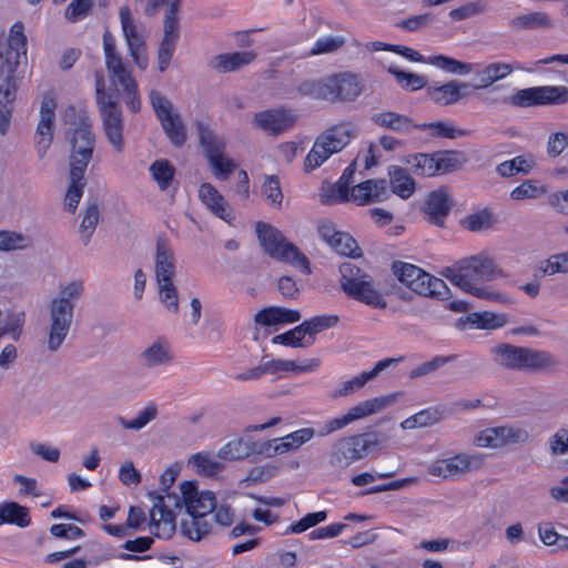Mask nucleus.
<instances>
[{"label": "nucleus", "mask_w": 568, "mask_h": 568, "mask_svg": "<svg viewBox=\"0 0 568 568\" xmlns=\"http://www.w3.org/2000/svg\"><path fill=\"white\" fill-rule=\"evenodd\" d=\"M83 292V282L77 280L61 285L58 294L50 300L47 329V348L49 352H58L65 341L73 323L75 305L82 297Z\"/></svg>", "instance_id": "obj_1"}, {"label": "nucleus", "mask_w": 568, "mask_h": 568, "mask_svg": "<svg viewBox=\"0 0 568 568\" xmlns=\"http://www.w3.org/2000/svg\"><path fill=\"white\" fill-rule=\"evenodd\" d=\"M27 61V37L21 21L10 28L8 40L0 43V108L12 106L21 78L17 70Z\"/></svg>", "instance_id": "obj_2"}, {"label": "nucleus", "mask_w": 568, "mask_h": 568, "mask_svg": "<svg viewBox=\"0 0 568 568\" xmlns=\"http://www.w3.org/2000/svg\"><path fill=\"white\" fill-rule=\"evenodd\" d=\"M356 170V161H353L343 172L337 182L322 187L321 202L331 205L338 202H347L352 199L357 205L384 202L389 197L387 182L384 179H369L358 183L352 189L349 184Z\"/></svg>", "instance_id": "obj_3"}, {"label": "nucleus", "mask_w": 568, "mask_h": 568, "mask_svg": "<svg viewBox=\"0 0 568 568\" xmlns=\"http://www.w3.org/2000/svg\"><path fill=\"white\" fill-rule=\"evenodd\" d=\"M187 518L181 519L180 532L192 541H200L212 531L206 516L215 508V494L211 490H197L196 481L180 484Z\"/></svg>", "instance_id": "obj_4"}, {"label": "nucleus", "mask_w": 568, "mask_h": 568, "mask_svg": "<svg viewBox=\"0 0 568 568\" xmlns=\"http://www.w3.org/2000/svg\"><path fill=\"white\" fill-rule=\"evenodd\" d=\"M302 95L328 102L355 101L364 90V83L357 74L341 72L318 80H306L298 88Z\"/></svg>", "instance_id": "obj_5"}, {"label": "nucleus", "mask_w": 568, "mask_h": 568, "mask_svg": "<svg viewBox=\"0 0 568 568\" xmlns=\"http://www.w3.org/2000/svg\"><path fill=\"white\" fill-rule=\"evenodd\" d=\"M491 352L496 355V363L507 369L552 373L560 366V361L555 355L542 349L499 344Z\"/></svg>", "instance_id": "obj_6"}, {"label": "nucleus", "mask_w": 568, "mask_h": 568, "mask_svg": "<svg viewBox=\"0 0 568 568\" xmlns=\"http://www.w3.org/2000/svg\"><path fill=\"white\" fill-rule=\"evenodd\" d=\"M483 102L490 106L508 105L518 109L566 104L568 103V88L564 85H540L518 89L507 95L488 93Z\"/></svg>", "instance_id": "obj_7"}, {"label": "nucleus", "mask_w": 568, "mask_h": 568, "mask_svg": "<svg viewBox=\"0 0 568 568\" xmlns=\"http://www.w3.org/2000/svg\"><path fill=\"white\" fill-rule=\"evenodd\" d=\"M387 436L379 432H367L336 439L328 452V465L345 469L352 464L378 450Z\"/></svg>", "instance_id": "obj_8"}, {"label": "nucleus", "mask_w": 568, "mask_h": 568, "mask_svg": "<svg viewBox=\"0 0 568 568\" xmlns=\"http://www.w3.org/2000/svg\"><path fill=\"white\" fill-rule=\"evenodd\" d=\"M440 274L465 292L480 282H489L503 275L494 260L481 254L459 260L453 266L445 267Z\"/></svg>", "instance_id": "obj_9"}, {"label": "nucleus", "mask_w": 568, "mask_h": 568, "mask_svg": "<svg viewBox=\"0 0 568 568\" xmlns=\"http://www.w3.org/2000/svg\"><path fill=\"white\" fill-rule=\"evenodd\" d=\"M255 230L261 246L268 256L288 263L304 274H311L310 261L306 255L296 245L285 242L280 230L264 222H257Z\"/></svg>", "instance_id": "obj_10"}, {"label": "nucleus", "mask_w": 568, "mask_h": 568, "mask_svg": "<svg viewBox=\"0 0 568 568\" xmlns=\"http://www.w3.org/2000/svg\"><path fill=\"white\" fill-rule=\"evenodd\" d=\"M356 129L351 123L332 125L321 133L304 161V171L320 168L333 154L341 152L354 138Z\"/></svg>", "instance_id": "obj_11"}, {"label": "nucleus", "mask_w": 568, "mask_h": 568, "mask_svg": "<svg viewBox=\"0 0 568 568\" xmlns=\"http://www.w3.org/2000/svg\"><path fill=\"white\" fill-rule=\"evenodd\" d=\"M341 287L351 298L362 302L375 308H385L387 302L383 294L373 286V278L365 271L352 262H345L339 266Z\"/></svg>", "instance_id": "obj_12"}, {"label": "nucleus", "mask_w": 568, "mask_h": 568, "mask_svg": "<svg viewBox=\"0 0 568 568\" xmlns=\"http://www.w3.org/2000/svg\"><path fill=\"white\" fill-rule=\"evenodd\" d=\"M165 493L166 495L149 493V497L153 500L150 510V530L158 538L170 539L176 531V510L180 511L184 503L183 496Z\"/></svg>", "instance_id": "obj_13"}, {"label": "nucleus", "mask_w": 568, "mask_h": 568, "mask_svg": "<svg viewBox=\"0 0 568 568\" xmlns=\"http://www.w3.org/2000/svg\"><path fill=\"white\" fill-rule=\"evenodd\" d=\"M165 3L168 8L163 19V38L158 49V69L160 72H164L170 65L180 38L178 19L180 0H148L145 8V13L151 16Z\"/></svg>", "instance_id": "obj_14"}, {"label": "nucleus", "mask_w": 568, "mask_h": 568, "mask_svg": "<svg viewBox=\"0 0 568 568\" xmlns=\"http://www.w3.org/2000/svg\"><path fill=\"white\" fill-rule=\"evenodd\" d=\"M149 98L154 113L170 142L175 146H182L186 141V128L180 114L174 112L171 101L154 89L150 91Z\"/></svg>", "instance_id": "obj_15"}, {"label": "nucleus", "mask_w": 568, "mask_h": 568, "mask_svg": "<svg viewBox=\"0 0 568 568\" xmlns=\"http://www.w3.org/2000/svg\"><path fill=\"white\" fill-rule=\"evenodd\" d=\"M538 61L532 63V67L523 68L519 63H507V62H490L487 64H475L476 82L471 84L474 90H486L487 93H497L504 89H507L504 84H496L509 77L514 70H526L534 72L540 63Z\"/></svg>", "instance_id": "obj_16"}, {"label": "nucleus", "mask_w": 568, "mask_h": 568, "mask_svg": "<svg viewBox=\"0 0 568 568\" xmlns=\"http://www.w3.org/2000/svg\"><path fill=\"white\" fill-rule=\"evenodd\" d=\"M103 129L109 143L114 150L121 153L124 149L123 141V115L119 101L114 98L97 103Z\"/></svg>", "instance_id": "obj_17"}, {"label": "nucleus", "mask_w": 568, "mask_h": 568, "mask_svg": "<svg viewBox=\"0 0 568 568\" xmlns=\"http://www.w3.org/2000/svg\"><path fill=\"white\" fill-rule=\"evenodd\" d=\"M297 121L294 111L285 108L268 109L253 116V124L268 135L277 136L292 129Z\"/></svg>", "instance_id": "obj_18"}, {"label": "nucleus", "mask_w": 568, "mask_h": 568, "mask_svg": "<svg viewBox=\"0 0 568 568\" xmlns=\"http://www.w3.org/2000/svg\"><path fill=\"white\" fill-rule=\"evenodd\" d=\"M120 20L123 34L129 48L130 55L133 62L141 69L145 70L149 65V59L146 54L145 40L138 32L136 26L132 19L131 10L124 6L120 9Z\"/></svg>", "instance_id": "obj_19"}, {"label": "nucleus", "mask_w": 568, "mask_h": 568, "mask_svg": "<svg viewBox=\"0 0 568 568\" xmlns=\"http://www.w3.org/2000/svg\"><path fill=\"white\" fill-rule=\"evenodd\" d=\"M71 151L69 159V180L81 182L85 170L93 158L95 138L78 140L71 138Z\"/></svg>", "instance_id": "obj_20"}, {"label": "nucleus", "mask_w": 568, "mask_h": 568, "mask_svg": "<svg viewBox=\"0 0 568 568\" xmlns=\"http://www.w3.org/2000/svg\"><path fill=\"white\" fill-rule=\"evenodd\" d=\"M57 102L53 97L45 95L40 106V121L37 125V152L43 158L53 139V121Z\"/></svg>", "instance_id": "obj_21"}, {"label": "nucleus", "mask_w": 568, "mask_h": 568, "mask_svg": "<svg viewBox=\"0 0 568 568\" xmlns=\"http://www.w3.org/2000/svg\"><path fill=\"white\" fill-rule=\"evenodd\" d=\"M453 202L444 189L432 191L424 205L426 220L436 226H444L452 210Z\"/></svg>", "instance_id": "obj_22"}, {"label": "nucleus", "mask_w": 568, "mask_h": 568, "mask_svg": "<svg viewBox=\"0 0 568 568\" xmlns=\"http://www.w3.org/2000/svg\"><path fill=\"white\" fill-rule=\"evenodd\" d=\"M199 196L215 216L227 223L233 221L234 215L227 201L212 184L202 183L199 189Z\"/></svg>", "instance_id": "obj_23"}, {"label": "nucleus", "mask_w": 568, "mask_h": 568, "mask_svg": "<svg viewBox=\"0 0 568 568\" xmlns=\"http://www.w3.org/2000/svg\"><path fill=\"white\" fill-rule=\"evenodd\" d=\"M471 83L452 80L439 87H429L427 93L432 101L438 105H452L467 97L463 89H470Z\"/></svg>", "instance_id": "obj_24"}, {"label": "nucleus", "mask_w": 568, "mask_h": 568, "mask_svg": "<svg viewBox=\"0 0 568 568\" xmlns=\"http://www.w3.org/2000/svg\"><path fill=\"white\" fill-rule=\"evenodd\" d=\"M392 271L397 280L410 291L420 294L425 290L424 283L427 272L423 268L410 263L395 261L392 264Z\"/></svg>", "instance_id": "obj_25"}, {"label": "nucleus", "mask_w": 568, "mask_h": 568, "mask_svg": "<svg viewBox=\"0 0 568 568\" xmlns=\"http://www.w3.org/2000/svg\"><path fill=\"white\" fill-rule=\"evenodd\" d=\"M508 27L514 32L549 30L555 27L552 19L541 11H531L513 17L508 21Z\"/></svg>", "instance_id": "obj_26"}, {"label": "nucleus", "mask_w": 568, "mask_h": 568, "mask_svg": "<svg viewBox=\"0 0 568 568\" xmlns=\"http://www.w3.org/2000/svg\"><path fill=\"white\" fill-rule=\"evenodd\" d=\"M156 282L172 281L175 273V257L172 248L164 239L156 241L155 247Z\"/></svg>", "instance_id": "obj_27"}, {"label": "nucleus", "mask_w": 568, "mask_h": 568, "mask_svg": "<svg viewBox=\"0 0 568 568\" xmlns=\"http://www.w3.org/2000/svg\"><path fill=\"white\" fill-rule=\"evenodd\" d=\"M62 120L70 125L67 133L70 140L71 138L78 140L95 138L87 113L84 111L79 112L74 105H68L64 109Z\"/></svg>", "instance_id": "obj_28"}, {"label": "nucleus", "mask_w": 568, "mask_h": 568, "mask_svg": "<svg viewBox=\"0 0 568 568\" xmlns=\"http://www.w3.org/2000/svg\"><path fill=\"white\" fill-rule=\"evenodd\" d=\"M396 398L397 394L393 393L361 402L357 405L351 407L348 412L345 414V416L348 423L351 424L353 422H356L358 419L365 418L369 415L383 410L384 408L394 404Z\"/></svg>", "instance_id": "obj_29"}, {"label": "nucleus", "mask_w": 568, "mask_h": 568, "mask_svg": "<svg viewBox=\"0 0 568 568\" xmlns=\"http://www.w3.org/2000/svg\"><path fill=\"white\" fill-rule=\"evenodd\" d=\"M301 312L297 310H288L280 306H268L260 310L254 315L256 324L262 326H273L277 324H291L301 320Z\"/></svg>", "instance_id": "obj_30"}, {"label": "nucleus", "mask_w": 568, "mask_h": 568, "mask_svg": "<svg viewBox=\"0 0 568 568\" xmlns=\"http://www.w3.org/2000/svg\"><path fill=\"white\" fill-rule=\"evenodd\" d=\"M371 120L377 126L398 134L409 133L417 125L409 116L393 111L374 113L371 115Z\"/></svg>", "instance_id": "obj_31"}, {"label": "nucleus", "mask_w": 568, "mask_h": 568, "mask_svg": "<svg viewBox=\"0 0 568 568\" xmlns=\"http://www.w3.org/2000/svg\"><path fill=\"white\" fill-rule=\"evenodd\" d=\"M388 176L394 194L404 200L409 199L414 194L416 183L406 169L398 165H390L388 168Z\"/></svg>", "instance_id": "obj_32"}, {"label": "nucleus", "mask_w": 568, "mask_h": 568, "mask_svg": "<svg viewBox=\"0 0 568 568\" xmlns=\"http://www.w3.org/2000/svg\"><path fill=\"white\" fill-rule=\"evenodd\" d=\"M256 58L254 51H242L233 53H223L214 58L212 68L219 72H233L240 68L252 63Z\"/></svg>", "instance_id": "obj_33"}, {"label": "nucleus", "mask_w": 568, "mask_h": 568, "mask_svg": "<svg viewBox=\"0 0 568 568\" xmlns=\"http://www.w3.org/2000/svg\"><path fill=\"white\" fill-rule=\"evenodd\" d=\"M9 524L26 528L31 524L30 510L16 501L0 504V526Z\"/></svg>", "instance_id": "obj_34"}, {"label": "nucleus", "mask_w": 568, "mask_h": 568, "mask_svg": "<svg viewBox=\"0 0 568 568\" xmlns=\"http://www.w3.org/2000/svg\"><path fill=\"white\" fill-rule=\"evenodd\" d=\"M140 361L144 367L154 368L170 364L173 361V355L166 344L156 341L142 351Z\"/></svg>", "instance_id": "obj_35"}, {"label": "nucleus", "mask_w": 568, "mask_h": 568, "mask_svg": "<svg viewBox=\"0 0 568 568\" xmlns=\"http://www.w3.org/2000/svg\"><path fill=\"white\" fill-rule=\"evenodd\" d=\"M195 125L200 145L203 148L206 159L224 152L225 142L221 136L216 135L207 124L201 121H197Z\"/></svg>", "instance_id": "obj_36"}, {"label": "nucleus", "mask_w": 568, "mask_h": 568, "mask_svg": "<svg viewBox=\"0 0 568 568\" xmlns=\"http://www.w3.org/2000/svg\"><path fill=\"white\" fill-rule=\"evenodd\" d=\"M445 469L448 476L469 473L479 469L484 464V457L480 455L458 454L450 458H445Z\"/></svg>", "instance_id": "obj_37"}, {"label": "nucleus", "mask_w": 568, "mask_h": 568, "mask_svg": "<svg viewBox=\"0 0 568 568\" xmlns=\"http://www.w3.org/2000/svg\"><path fill=\"white\" fill-rule=\"evenodd\" d=\"M406 164L410 165L412 171L415 175L420 176H435L437 175L436 158L434 153H416L408 155L405 161Z\"/></svg>", "instance_id": "obj_38"}, {"label": "nucleus", "mask_w": 568, "mask_h": 568, "mask_svg": "<svg viewBox=\"0 0 568 568\" xmlns=\"http://www.w3.org/2000/svg\"><path fill=\"white\" fill-rule=\"evenodd\" d=\"M267 374H274L277 372H294L305 373L314 372L320 366L318 358H311L304 365H297L294 361L288 359H272L264 363Z\"/></svg>", "instance_id": "obj_39"}, {"label": "nucleus", "mask_w": 568, "mask_h": 568, "mask_svg": "<svg viewBox=\"0 0 568 568\" xmlns=\"http://www.w3.org/2000/svg\"><path fill=\"white\" fill-rule=\"evenodd\" d=\"M532 156L518 155L497 165L496 172L503 178H510L518 173L528 174L534 168Z\"/></svg>", "instance_id": "obj_40"}, {"label": "nucleus", "mask_w": 568, "mask_h": 568, "mask_svg": "<svg viewBox=\"0 0 568 568\" xmlns=\"http://www.w3.org/2000/svg\"><path fill=\"white\" fill-rule=\"evenodd\" d=\"M437 175L446 174L462 168L466 162L465 155L459 151H437L435 152Z\"/></svg>", "instance_id": "obj_41"}, {"label": "nucleus", "mask_w": 568, "mask_h": 568, "mask_svg": "<svg viewBox=\"0 0 568 568\" xmlns=\"http://www.w3.org/2000/svg\"><path fill=\"white\" fill-rule=\"evenodd\" d=\"M149 171L161 191L169 189L175 175V168L165 159L154 161Z\"/></svg>", "instance_id": "obj_42"}, {"label": "nucleus", "mask_w": 568, "mask_h": 568, "mask_svg": "<svg viewBox=\"0 0 568 568\" xmlns=\"http://www.w3.org/2000/svg\"><path fill=\"white\" fill-rule=\"evenodd\" d=\"M429 63L440 68L442 70L452 73V74H458V75H467L471 72H474L475 64L474 63H466L458 61L454 58H449L446 55H434L429 58Z\"/></svg>", "instance_id": "obj_43"}, {"label": "nucleus", "mask_w": 568, "mask_h": 568, "mask_svg": "<svg viewBox=\"0 0 568 568\" xmlns=\"http://www.w3.org/2000/svg\"><path fill=\"white\" fill-rule=\"evenodd\" d=\"M474 444L477 447L501 448L506 446L505 426L489 427L479 432Z\"/></svg>", "instance_id": "obj_44"}, {"label": "nucleus", "mask_w": 568, "mask_h": 568, "mask_svg": "<svg viewBox=\"0 0 568 568\" xmlns=\"http://www.w3.org/2000/svg\"><path fill=\"white\" fill-rule=\"evenodd\" d=\"M252 440H244L242 438L234 439L225 444L219 450V457L229 460L243 459L253 455L254 449L252 448Z\"/></svg>", "instance_id": "obj_45"}, {"label": "nucleus", "mask_w": 568, "mask_h": 568, "mask_svg": "<svg viewBox=\"0 0 568 568\" xmlns=\"http://www.w3.org/2000/svg\"><path fill=\"white\" fill-rule=\"evenodd\" d=\"M110 80L114 85H119L122 92L138 85L132 72L125 67L122 60L106 65Z\"/></svg>", "instance_id": "obj_46"}, {"label": "nucleus", "mask_w": 568, "mask_h": 568, "mask_svg": "<svg viewBox=\"0 0 568 568\" xmlns=\"http://www.w3.org/2000/svg\"><path fill=\"white\" fill-rule=\"evenodd\" d=\"M272 343L291 347H308L313 345V341H310L307 335H305L302 323L293 329L275 335L272 338Z\"/></svg>", "instance_id": "obj_47"}, {"label": "nucleus", "mask_w": 568, "mask_h": 568, "mask_svg": "<svg viewBox=\"0 0 568 568\" xmlns=\"http://www.w3.org/2000/svg\"><path fill=\"white\" fill-rule=\"evenodd\" d=\"M338 323V316L336 315H322L315 316L310 320H305L302 322L303 329L305 335H307L310 341L315 342V335L327 329L334 327Z\"/></svg>", "instance_id": "obj_48"}, {"label": "nucleus", "mask_w": 568, "mask_h": 568, "mask_svg": "<svg viewBox=\"0 0 568 568\" xmlns=\"http://www.w3.org/2000/svg\"><path fill=\"white\" fill-rule=\"evenodd\" d=\"M417 130H429L430 135L433 138H446V139H456L457 136H466L469 134V131L464 129H456L445 122H430V123H420L416 125Z\"/></svg>", "instance_id": "obj_49"}, {"label": "nucleus", "mask_w": 568, "mask_h": 568, "mask_svg": "<svg viewBox=\"0 0 568 568\" xmlns=\"http://www.w3.org/2000/svg\"><path fill=\"white\" fill-rule=\"evenodd\" d=\"M442 416L437 409H423L400 423L403 429L422 428L434 425L440 420Z\"/></svg>", "instance_id": "obj_50"}, {"label": "nucleus", "mask_w": 568, "mask_h": 568, "mask_svg": "<svg viewBox=\"0 0 568 568\" xmlns=\"http://www.w3.org/2000/svg\"><path fill=\"white\" fill-rule=\"evenodd\" d=\"M487 8L488 2L486 0H476L452 9L448 16L452 21H462L485 13Z\"/></svg>", "instance_id": "obj_51"}, {"label": "nucleus", "mask_w": 568, "mask_h": 568, "mask_svg": "<svg viewBox=\"0 0 568 568\" xmlns=\"http://www.w3.org/2000/svg\"><path fill=\"white\" fill-rule=\"evenodd\" d=\"M337 254L357 257L361 255L357 242L345 232H341L328 244Z\"/></svg>", "instance_id": "obj_52"}, {"label": "nucleus", "mask_w": 568, "mask_h": 568, "mask_svg": "<svg viewBox=\"0 0 568 568\" xmlns=\"http://www.w3.org/2000/svg\"><path fill=\"white\" fill-rule=\"evenodd\" d=\"M469 320L476 327L481 329H495L508 323L505 314H494L490 312L473 313L469 315Z\"/></svg>", "instance_id": "obj_53"}, {"label": "nucleus", "mask_w": 568, "mask_h": 568, "mask_svg": "<svg viewBox=\"0 0 568 568\" xmlns=\"http://www.w3.org/2000/svg\"><path fill=\"white\" fill-rule=\"evenodd\" d=\"M460 224L470 232H479L493 225V214L488 209H483L467 215L462 220Z\"/></svg>", "instance_id": "obj_54"}, {"label": "nucleus", "mask_w": 568, "mask_h": 568, "mask_svg": "<svg viewBox=\"0 0 568 568\" xmlns=\"http://www.w3.org/2000/svg\"><path fill=\"white\" fill-rule=\"evenodd\" d=\"M30 246V239L16 231H0V251L26 250Z\"/></svg>", "instance_id": "obj_55"}, {"label": "nucleus", "mask_w": 568, "mask_h": 568, "mask_svg": "<svg viewBox=\"0 0 568 568\" xmlns=\"http://www.w3.org/2000/svg\"><path fill=\"white\" fill-rule=\"evenodd\" d=\"M158 415V408L154 404L149 405L143 410L139 413L136 418L132 420H126L125 418L119 416L116 422L124 428L131 430H140L145 425H148L151 420H153Z\"/></svg>", "instance_id": "obj_56"}, {"label": "nucleus", "mask_w": 568, "mask_h": 568, "mask_svg": "<svg viewBox=\"0 0 568 568\" xmlns=\"http://www.w3.org/2000/svg\"><path fill=\"white\" fill-rule=\"evenodd\" d=\"M388 72L395 77L396 81L399 84H402L404 89L410 91L419 90L424 88L427 83L426 79L423 75L404 72L395 65H390L388 68Z\"/></svg>", "instance_id": "obj_57"}, {"label": "nucleus", "mask_w": 568, "mask_h": 568, "mask_svg": "<svg viewBox=\"0 0 568 568\" xmlns=\"http://www.w3.org/2000/svg\"><path fill=\"white\" fill-rule=\"evenodd\" d=\"M345 43L346 39L343 36H329L320 38L318 40H316V42L310 50V55H320L336 52Z\"/></svg>", "instance_id": "obj_58"}, {"label": "nucleus", "mask_w": 568, "mask_h": 568, "mask_svg": "<svg viewBox=\"0 0 568 568\" xmlns=\"http://www.w3.org/2000/svg\"><path fill=\"white\" fill-rule=\"evenodd\" d=\"M369 381L372 379L367 372H363L359 375L342 383L341 386L331 394V397L338 398L349 396L356 390L363 388Z\"/></svg>", "instance_id": "obj_59"}, {"label": "nucleus", "mask_w": 568, "mask_h": 568, "mask_svg": "<svg viewBox=\"0 0 568 568\" xmlns=\"http://www.w3.org/2000/svg\"><path fill=\"white\" fill-rule=\"evenodd\" d=\"M159 285V298L165 307L176 314L179 312V297L178 290L172 281L158 282Z\"/></svg>", "instance_id": "obj_60"}, {"label": "nucleus", "mask_w": 568, "mask_h": 568, "mask_svg": "<svg viewBox=\"0 0 568 568\" xmlns=\"http://www.w3.org/2000/svg\"><path fill=\"white\" fill-rule=\"evenodd\" d=\"M99 219L100 212L98 205L95 203L88 205L80 225L81 233L83 234L84 245H88V243L90 242V239L97 227V224L99 223Z\"/></svg>", "instance_id": "obj_61"}, {"label": "nucleus", "mask_w": 568, "mask_h": 568, "mask_svg": "<svg viewBox=\"0 0 568 568\" xmlns=\"http://www.w3.org/2000/svg\"><path fill=\"white\" fill-rule=\"evenodd\" d=\"M278 471V466L274 464H265L252 467L243 481L247 483V485H255L258 483H265L272 477H274Z\"/></svg>", "instance_id": "obj_62"}, {"label": "nucleus", "mask_w": 568, "mask_h": 568, "mask_svg": "<svg viewBox=\"0 0 568 568\" xmlns=\"http://www.w3.org/2000/svg\"><path fill=\"white\" fill-rule=\"evenodd\" d=\"M545 193L542 186H538L532 180H525L520 185L516 186L510 192V199L514 201H521L527 199H537Z\"/></svg>", "instance_id": "obj_63"}, {"label": "nucleus", "mask_w": 568, "mask_h": 568, "mask_svg": "<svg viewBox=\"0 0 568 568\" xmlns=\"http://www.w3.org/2000/svg\"><path fill=\"white\" fill-rule=\"evenodd\" d=\"M213 169V174L216 179L227 180L231 173L235 170V163L224 155V152L207 159Z\"/></svg>", "instance_id": "obj_64"}]
</instances>
